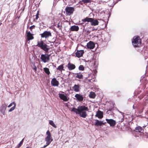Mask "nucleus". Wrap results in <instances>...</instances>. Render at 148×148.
Instances as JSON below:
<instances>
[{"label":"nucleus","instance_id":"f257e3e1","mask_svg":"<svg viewBox=\"0 0 148 148\" xmlns=\"http://www.w3.org/2000/svg\"><path fill=\"white\" fill-rule=\"evenodd\" d=\"M88 110V108L84 106H81L77 107V108H72L71 112H75L76 114H78L79 116L85 118L87 116L86 111Z\"/></svg>","mask_w":148,"mask_h":148},{"label":"nucleus","instance_id":"f03ea898","mask_svg":"<svg viewBox=\"0 0 148 148\" xmlns=\"http://www.w3.org/2000/svg\"><path fill=\"white\" fill-rule=\"evenodd\" d=\"M143 131V129L142 127L138 126L135 128L133 132V135L135 137H139L141 135L143 134L142 132Z\"/></svg>","mask_w":148,"mask_h":148},{"label":"nucleus","instance_id":"7ed1b4c3","mask_svg":"<svg viewBox=\"0 0 148 148\" xmlns=\"http://www.w3.org/2000/svg\"><path fill=\"white\" fill-rule=\"evenodd\" d=\"M132 42V45L134 47H140L141 46V40L138 36L134 37Z\"/></svg>","mask_w":148,"mask_h":148},{"label":"nucleus","instance_id":"20e7f679","mask_svg":"<svg viewBox=\"0 0 148 148\" xmlns=\"http://www.w3.org/2000/svg\"><path fill=\"white\" fill-rule=\"evenodd\" d=\"M37 46L46 52L48 51L49 48L48 47L49 46L43 41H38Z\"/></svg>","mask_w":148,"mask_h":148},{"label":"nucleus","instance_id":"39448f33","mask_svg":"<svg viewBox=\"0 0 148 148\" xmlns=\"http://www.w3.org/2000/svg\"><path fill=\"white\" fill-rule=\"evenodd\" d=\"M46 134L47 135V136L45 138V140L46 141V144L49 145L53 140V139H51V135L50 132L47 131L46 132Z\"/></svg>","mask_w":148,"mask_h":148},{"label":"nucleus","instance_id":"423d86ee","mask_svg":"<svg viewBox=\"0 0 148 148\" xmlns=\"http://www.w3.org/2000/svg\"><path fill=\"white\" fill-rule=\"evenodd\" d=\"M74 10V8L73 7H66L65 9L66 14L69 16L72 14Z\"/></svg>","mask_w":148,"mask_h":148},{"label":"nucleus","instance_id":"0eeeda50","mask_svg":"<svg viewBox=\"0 0 148 148\" xmlns=\"http://www.w3.org/2000/svg\"><path fill=\"white\" fill-rule=\"evenodd\" d=\"M42 38H45L46 39L48 38L49 37L52 36L50 32L46 31L40 34Z\"/></svg>","mask_w":148,"mask_h":148},{"label":"nucleus","instance_id":"6e6552de","mask_svg":"<svg viewBox=\"0 0 148 148\" xmlns=\"http://www.w3.org/2000/svg\"><path fill=\"white\" fill-rule=\"evenodd\" d=\"M40 59L41 61L44 63L49 62L50 60V58H49L48 56H47L45 54H42L41 55Z\"/></svg>","mask_w":148,"mask_h":148},{"label":"nucleus","instance_id":"1a4fd4ad","mask_svg":"<svg viewBox=\"0 0 148 148\" xmlns=\"http://www.w3.org/2000/svg\"><path fill=\"white\" fill-rule=\"evenodd\" d=\"M51 83V85L53 86H58L59 84V82L56 78H53Z\"/></svg>","mask_w":148,"mask_h":148},{"label":"nucleus","instance_id":"9d476101","mask_svg":"<svg viewBox=\"0 0 148 148\" xmlns=\"http://www.w3.org/2000/svg\"><path fill=\"white\" fill-rule=\"evenodd\" d=\"M106 120L107 123L109 124L111 127H114L116 123V121L112 119H106Z\"/></svg>","mask_w":148,"mask_h":148},{"label":"nucleus","instance_id":"9b49d317","mask_svg":"<svg viewBox=\"0 0 148 148\" xmlns=\"http://www.w3.org/2000/svg\"><path fill=\"white\" fill-rule=\"evenodd\" d=\"M59 96L61 99L65 101H67L69 99V98L63 94H59Z\"/></svg>","mask_w":148,"mask_h":148},{"label":"nucleus","instance_id":"f8f14e48","mask_svg":"<svg viewBox=\"0 0 148 148\" xmlns=\"http://www.w3.org/2000/svg\"><path fill=\"white\" fill-rule=\"evenodd\" d=\"M75 97L76 98L78 101H82L84 99L83 96L80 94H77L75 95Z\"/></svg>","mask_w":148,"mask_h":148},{"label":"nucleus","instance_id":"ddd939ff","mask_svg":"<svg viewBox=\"0 0 148 148\" xmlns=\"http://www.w3.org/2000/svg\"><path fill=\"white\" fill-rule=\"evenodd\" d=\"M7 105L4 103L3 104L0 108V112H1L3 115H5V112L6 109Z\"/></svg>","mask_w":148,"mask_h":148},{"label":"nucleus","instance_id":"4468645a","mask_svg":"<svg viewBox=\"0 0 148 148\" xmlns=\"http://www.w3.org/2000/svg\"><path fill=\"white\" fill-rule=\"evenodd\" d=\"M95 46V45L94 43L91 41H89L87 45V48L90 49H93Z\"/></svg>","mask_w":148,"mask_h":148},{"label":"nucleus","instance_id":"2eb2a0df","mask_svg":"<svg viewBox=\"0 0 148 148\" xmlns=\"http://www.w3.org/2000/svg\"><path fill=\"white\" fill-rule=\"evenodd\" d=\"M84 53L83 50H77L75 53L76 56L78 58H80L82 56Z\"/></svg>","mask_w":148,"mask_h":148},{"label":"nucleus","instance_id":"dca6fc26","mask_svg":"<svg viewBox=\"0 0 148 148\" xmlns=\"http://www.w3.org/2000/svg\"><path fill=\"white\" fill-rule=\"evenodd\" d=\"M99 22L96 18H92L90 23L91 25H92L96 26L98 25Z\"/></svg>","mask_w":148,"mask_h":148},{"label":"nucleus","instance_id":"f3484780","mask_svg":"<svg viewBox=\"0 0 148 148\" xmlns=\"http://www.w3.org/2000/svg\"><path fill=\"white\" fill-rule=\"evenodd\" d=\"M95 116L99 119H102L103 117V113L101 111L98 110L96 112Z\"/></svg>","mask_w":148,"mask_h":148},{"label":"nucleus","instance_id":"a211bd4d","mask_svg":"<svg viewBox=\"0 0 148 148\" xmlns=\"http://www.w3.org/2000/svg\"><path fill=\"white\" fill-rule=\"evenodd\" d=\"M72 88L73 90L75 92H79L81 89L80 85L79 84H75Z\"/></svg>","mask_w":148,"mask_h":148},{"label":"nucleus","instance_id":"6ab92c4d","mask_svg":"<svg viewBox=\"0 0 148 148\" xmlns=\"http://www.w3.org/2000/svg\"><path fill=\"white\" fill-rule=\"evenodd\" d=\"M96 122L95 123V126H101L102 125H105L106 122H103V121H99L97 119L95 120Z\"/></svg>","mask_w":148,"mask_h":148},{"label":"nucleus","instance_id":"aec40b11","mask_svg":"<svg viewBox=\"0 0 148 148\" xmlns=\"http://www.w3.org/2000/svg\"><path fill=\"white\" fill-rule=\"evenodd\" d=\"M33 34H31L29 31L27 33V40L29 41L34 38V37L33 36Z\"/></svg>","mask_w":148,"mask_h":148},{"label":"nucleus","instance_id":"412c9836","mask_svg":"<svg viewBox=\"0 0 148 148\" xmlns=\"http://www.w3.org/2000/svg\"><path fill=\"white\" fill-rule=\"evenodd\" d=\"M79 27L77 26L73 25L71 26L70 29L72 31H77L79 29Z\"/></svg>","mask_w":148,"mask_h":148},{"label":"nucleus","instance_id":"4be33fe9","mask_svg":"<svg viewBox=\"0 0 148 148\" xmlns=\"http://www.w3.org/2000/svg\"><path fill=\"white\" fill-rule=\"evenodd\" d=\"M68 68L69 70H71L74 69L75 66L74 64L69 62L68 64Z\"/></svg>","mask_w":148,"mask_h":148},{"label":"nucleus","instance_id":"5701e85b","mask_svg":"<svg viewBox=\"0 0 148 148\" xmlns=\"http://www.w3.org/2000/svg\"><path fill=\"white\" fill-rule=\"evenodd\" d=\"M75 74L76 75L75 76V78L79 79H82L83 78V75L80 73H77Z\"/></svg>","mask_w":148,"mask_h":148},{"label":"nucleus","instance_id":"b1692460","mask_svg":"<svg viewBox=\"0 0 148 148\" xmlns=\"http://www.w3.org/2000/svg\"><path fill=\"white\" fill-rule=\"evenodd\" d=\"M91 20H92V18L86 17L85 18L82 19V21L83 22H90L91 23Z\"/></svg>","mask_w":148,"mask_h":148},{"label":"nucleus","instance_id":"393cba45","mask_svg":"<svg viewBox=\"0 0 148 148\" xmlns=\"http://www.w3.org/2000/svg\"><path fill=\"white\" fill-rule=\"evenodd\" d=\"M64 67L63 66V64H61L58 67V68H57V69L62 72V71L64 70Z\"/></svg>","mask_w":148,"mask_h":148},{"label":"nucleus","instance_id":"a878e982","mask_svg":"<svg viewBox=\"0 0 148 148\" xmlns=\"http://www.w3.org/2000/svg\"><path fill=\"white\" fill-rule=\"evenodd\" d=\"M96 95L95 92H90L89 95V97L91 98H95L96 97Z\"/></svg>","mask_w":148,"mask_h":148},{"label":"nucleus","instance_id":"bb28decb","mask_svg":"<svg viewBox=\"0 0 148 148\" xmlns=\"http://www.w3.org/2000/svg\"><path fill=\"white\" fill-rule=\"evenodd\" d=\"M43 71L46 74L48 75L50 73L49 69L47 68H43Z\"/></svg>","mask_w":148,"mask_h":148},{"label":"nucleus","instance_id":"cd10ccee","mask_svg":"<svg viewBox=\"0 0 148 148\" xmlns=\"http://www.w3.org/2000/svg\"><path fill=\"white\" fill-rule=\"evenodd\" d=\"M49 124L55 128H57V126L55 125L53 122L52 120L49 121Z\"/></svg>","mask_w":148,"mask_h":148},{"label":"nucleus","instance_id":"c85d7f7f","mask_svg":"<svg viewBox=\"0 0 148 148\" xmlns=\"http://www.w3.org/2000/svg\"><path fill=\"white\" fill-rule=\"evenodd\" d=\"M24 140V138H23L20 142V143L18 144V146L17 147H16V148H19L20 147H21L22 145L23 144V140Z\"/></svg>","mask_w":148,"mask_h":148},{"label":"nucleus","instance_id":"c756f323","mask_svg":"<svg viewBox=\"0 0 148 148\" xmlns=\"http://www.w3.org/2000/svg\"><path fill=\"white\" fill-rule=\"evenodd\" d=\"M79 70L83 71L84 69V68L83 65H80L79 67Z\"/></svg>","mask_w":148,"mask_h":148},{"label":"nucleus","instance_id":"7c9ffc66","mask_svg":"<svg viewBox=\"0 0 148 148\" xmlns=\"http://www.w3.org/2000/svg\"><path fill=\"white\" fill-rule=\"evenodd\" d=\"M82 1L84 3H91V0H82Z\"/></svg>","mask_w":148,"mask_h":148},{"label":"nucleus","instance_id":"2f4dec72","mask_svg":"<svg viewBox=\"0 0 148 148\" xmlns=\"http://www.w3.org/2000/svg\"><path fill=\"white\" fill-rule=\"evenodd\" d=\"M16 106V105H15V104H14V106L13 107L11 108L9 110L8 112H11L15 108Z\"/></svg>","mask_w":148,"mask_h":148},{"label":"nucleus","instance_id":"473e14b6","mask_svg":"<svg viewBox=\"0 0 148 148\" xmlns=\"http://www.w3.org/2000/svg\"><path fill=\"white\" fill-rule=\"evenodd\" d=\"M13 104L14 105V104H15V105H16V104L15 103V102H13L12 103H10L8 105V108H9V107H10L12 106Z\"/></svg>","mask_w":148,"mask_h":148},{"label":"nucleus","instance_id":"72a5a7b5","mask_svg":"<svg viewBox=\"0 0 148 148\" xmlns=\"http://www.w3.org/2000/svg\"><path fill=\"white\" fill-rule=\"evenodd\" d=\"M119 111L123 115V118H122V119H121V121L122 122L123 121V118H124V113H123V112H121V111Z\"/></svg>","mask_w":148,"mask_h":148},{"label":"nucleus","instance_id":"f704fd0d","mask_svg":"<svg viewBox=\"0 0 148 148\" xmlns=\"http://www.w3.org/2000/svg\"><path fill=\"white\" fill-rule=\"evenodd\" d=\"M35 27V26L34 25H33L31 26L29 28L31 31H32V29L34 28Z\"/></svg>","mask_w":148,"mask_h":148},{"label":"nucleus","instance_id":"c9c22d12","mask_svg":"<svg viewBox=\"0 0 148 148\" xmlns=\"http://www.w3.org/2000/svg\"><path fill=\"white\" fill-rule=\"evenodd\" d=\"M38 15H39V12H38V11L36 15V19H38V17H39Z\"/></svg>","mask_w":148,"mask_h":148},{"label":"nucleus","instance_id":"e433bc0d","mask_svg":"<svg viewBox=\"0 0 148 148\" xmlns=\"http://www.w3.org/2000/svg\"><path fill=\"white\" fill-rule=\"evenodd\" d=\"M34 68H33V69L35 71H36L37 70V68L36 66L35 65H34Z\"/></svg>","mask_w":148,"mask_h":148},{"label":"nucleus","instance_id":"4c0bfd02","mask_svg":"<svg viewBox=\"0 0 148 148\" xmlns=\"http://www.w3.org/2000/svg\"><path fill=\"white\" fill-rule=\"evenodd\" d=\"M61 27V26L60 25V23H59L57 25V27L59 28H60V27Z\"/></svg>","mask_w":148,"mask_h":148},{"label":"nucleus","instance_id":"58836bf2","mask_svg":"<svg viewBox=\"0 0 148 148\" xmlns=\"http://www.w3.org/2000/svg\"><path fill=\"white\" fill-rule=\"evenodd\" d=\"M45 54L49 58V56H50V54H48L46 53H45Z\"/></svg>","mask_w":148,"mask_h":148},{"label":"nucleus","instance_id":"ea45409f","mask_svg":"<svg viewBox=\"0 0 148 148\" xmlns=\"http://www.w3.org/2000/svg\"><path fill=\"white\" fill-rule=\"evenodd\" d=\"M48 145H47V144L46 145H45L44 146H43V147L44 148H45L47 146H48Z\"/></svg>","mask_w":148,"mask_h":148},{"label":"nucleus","instance_id":"a19ab883","mask_svg":"<svg viewBox=\"0 0 148 148\" xmlns=\"http://www.w3.org/2000/svg\"><path fill=\"white\" fill-rule=\"evenodd\" d=\"M90 31H89V30H88L87 31V33H88V34H89L90 33Z\"/></svg>","mask_w":148,"mask_h":148},{"label":"nucleus","instance_id":"79ce46f5","mask_svg":"<svg viewBox=\"0 0 148 148\" xmlns=\"http://www.w3.org/2000/svg\"><path fill=\"white\" fill-rule=\"evenodd\" d=\"M97 30V29H93L92 30V31H93L94 30Z\"/></svg>","mask_w":148,"mask_h":148},{"label":"nucleus","instance_id":"37998d69","mask_svg":"<svg viewBox=\"0 0 148 148\" xmlns=\"http://www.w3.org/2000/svg\"><path fill=\"white\" fill-rule=\"evenodd\" d=\"M112 110V108H110L109 109V110L110 111H111Z\"/></svg>","mask_w":148,"mask_h":148},{"label":"nucleus","instance_id":"c03bdc74","mask_svg":"<svg viewBox=\"0 0 148 148\" xmlns=\"http://www.w3.org/2000/svg\"><path fill=\"white\" fill-rule=\"evenodd\" d=\"M26 148H30V147H29L28 146V147H27Z\"/></svg>","mask_w":148,"mask_h":148},{"label":"nucleus","instance_id":"a18cd8bd","mask_svg":"<svg viewBox=\"0 0 148 148\" xmlns=\"http://www.w3.org/2000/svg\"><path fill=\"white\" fill-rule=\"evenodd\" d=\"M26 148H30V147H29L28 146V147H27Z\"/></svg>","mask_w":148,"mask_h":148},{"label":"nucleus","instance_id":"49530a36","mask_svg":"<svg viewBox=\"0 0 148 148\" xmlns=\"http://www.w3.org/2000/svg\"><path fill=\"white\" fill-rule=\"evenodd\" d=\"M133 108H134V105L133 106Z\"/></svg>","mask_w":148,"mask_h":148}]
</instances>
